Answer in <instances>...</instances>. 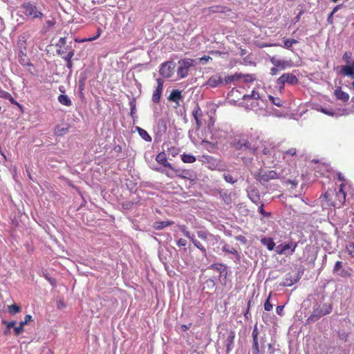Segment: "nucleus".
Returning a JSON list of instances; mask_svg holds the SVG:
<instances>
[{"mask_svg":"<svg viewBox=\"0 0 354 354\" xmlns=\"http://www.w3.org/2000/svg\"><path fill=\"white\" fill-rule=\"evenodd\" d=\"M156 171L161 172L170 178H174L175 176H177L183 179H191L193 176V171L192 170L186 169H176L174 167H173L171 171L167 170H160L158 169H157Z\"/></svg>","mask_w":354,"mask_h":354,"instance_id":"1","label":"nucleus"},{"mask_svg":"<svg viewBox=\"0 0 354 354\" xmlns=\"http://www.w3.org/2000/svg\"><path fill=\"white\" fill-rule=\"evenodd\" d=\"M332 306L329 304H324L322 306L315 308L311 315L307 319L308 323L315 322L322 316L328 315L332 312Z\"/></svg>","mask_w":354,"mask_h":354,"instance_id":"2","label":"nucleus"},{"mask_svg":"<svg viewBox=\"0 0 354 354\" xmlns=\"http://www.w3.org/2000/svg\"><path fill=\"white\" fill-rule=\"evenodd\" d=\"M21 8L22 9L23 13L27 17H30L32 19H41L44 16V14L38 10L35 4L30 1L22 3Z\"/></svg>","mask_w":354,"mask_h":354,"instance_id":"3","label":"nucleus"},{"mask_svg":"<svg viewBox=\"0 0 354 354\" xmlns=\"http://www.w3.org/2000/svg\"><path fill=\"white\" fill-rule=\"evenodd\" d=\"M254 178L261 184L265 185L272 180L279 178V174L274 170H259L254 175Z\"/></svg>","mask_w":354,"mask_h":354,"instance_id":"4","label":"nucleus"},{"mask_svg":"<svg viewBox=\"0 0 354 354\" xmlns=\"http://www.w3.org/2000/svg\"><path fill=\"white\" fill-rule=\"evenodd\" d=\"M196 61L193 59H182L178 61L179 66L177 75L180 78H185L188 75L190 67L194 66Z\"/></svg>","mask_w":354,"mask_h":354,"instance_id":"5","label":"nucleus"},{"mask_svg":"<svg viewBox=\"0 0 354 354\" xmlns=\"http://www.w3.org/2000/svg\"><path fill=\"white\" fill-rule=\"evenodd\" d=\"M347 185V183H342L339 185V191L335 194L336 199L334 201H328V205L337 207H341L345 203L346 194L344 189Z\"/></svg>","mask_w":354,"mask_h":354,"instance_id":"6","label":"nucleus"},{"mask_svg":"<svg viewBox=\"0 0 354 354\" xmlns=\"http://www.w3.org/2000/svg\"><path fill=\"white\" fill-rule=\"evenodd\" d=\"M297 247V243L290 241L288 243H284L280 245H278L276 247V252L278 254H292L296 248Z\"/></svg>","mask_w":354,"mask_h":354,"instance_id":"7","label":"nucleus"},{"mask_svg":"<svg viewBox=\"0 0 354 354\" xmlns=\"http://www.w3.org/2000/svg\"><path fill=\"white\" fill-rule=\"evenodd\" d=\"M298 82L296 75L290 73H283L277 80V83L280 86V88H283L286 83L295 85L297 84Z\"/></svg>","mask_w":354,"mask_h":354,"instance_id":"8","label":"nucleus"},{"mask_svg":"<svg viewBox=\"0 0 354 354\" xmlns=\"http://www.w3.org/2000/svg\"><path fill=\"white\" fill-rule=\"evenodd\" d=\"M174 67L175 64L173 62H164L160 66L159 73L162 77L169 78L174 73Z\"/></svg>","mask_w":354,"mask_h":354,"instance_id":"9","label":"nucleus"},{"mask_svg":"<svg viewBox=\"0 0 354 354\" xmlns=\"http://www.w3.org/2000/svg\"><path fill=\"white\" fill-rule=\"evenodd\" d=\"M333 273L342 278H348L351 275V272L344 268L343 262L340 261L335 262Z\"/></svg>","mask_w":354,"mask_h":354,"instance_id":"10","label":"nucleus"},{"mask_svg":"<svg viewBox=\"0 0 354 354\" xmlns=\"http://www.w3.org/2000/svg\"><path fill=\"white\" fill-rule=\"evenodd\" d=\"M156 161L165 169L164 170L169 171L173 168V165L168 161L167 154L164 152H160L156 157Z\"/></svg>","mask_w":354,"mask_h":354,"instance_id":"11","label":"nucleus"},{"mask_svg":"<svg viewBox=\"0 0 354 354\" xmlns=\"http://www.w3.org/2000/svg\"><path fill=\"white\" fill-rule=\"evenodd\" d=\"M300 279L299 273L296 272H288L286 274L282 285L283 286H291Z\"/></svg>","mask_w":354,"mask_h":354,"instance_id":"12","label":"nucleus"},{"mask_svg":"<svg viewBox=\"0 0 354 354\" xmlns=\"http://www.w3.org/2000/svg\"><path fill=\"white\" fill-rule=\"evenodd\" d=\"M259 330L257 328V326L255 325L254 326L252 336V351L253 354H260V346L258 340Z\"/></svg>","mask_w":354,"mask_h":354,"instance_id":"13","label":"nucleus"},{"mask_svg":"<svg viewBox=\"0 0 354 354\" xmlns=\"http://www.w3.org/2000/svg\"><path fill=\"white\" fill-rule=\"evenodd\" d=\"M223 84V79L220 74H215L212 75L206 82L205 85L211 87L216 88Z\"/></svg>","mask_w":354,"mask_h":354,"instance_id":"14","label":"nucleus"},{"mask_svg":"<svg viewBox=\"0 0 354 354\" xmlns=\"http://www.w3.org/2000/svg\"><path fill=\"white\" fill-rule=\"evenodd\" d=\"M270 62L274 66H277L280 71L285 70L286 68L291 67L290 61L279 59L275 57H272L270 59Z\"/></svg>","mask_w":354,"mask_h":354,"instance_id":"15","label":"nucleus"},{"mask_svg":"<svg viewBox=\"0 0 354 354\" xmlns=\"http://www.w3.org/2000/svg\"><path fill=\"white\" fill-rule=\"evenodd\" d=\"M17 48L18 53H27V36L26 35H20L18 37Z\"/></svg>","mask_w":354,"mask_h":354,"instance_id":"16","label":"nucleus"},{"mask_svg":"<svg viewBox=\"0 0 354 354\" xmlns=\"http://www.w3.org/2000/svg\"><path fill=\"white\" fill-rule=\"evenodd\" d=\"M158 86L156 89L153 91L152 95L153 102L158 103L160 102L161 94L163 89V81L161 79L157 80Z\"/></svg>","mask_w":354,"mask_h":354,"instance_id":"17","label":"nucleus"},{"mask_svg":"<svg viewBox=\"0 0 354 354\" xmlns=\"http://www.w3.org/2000/svg\"><path fill=\"white\" fill-rule=\"evenodd\" d=\"M18 60L20 64L23 66L28 67V70L30 71L31 68H33L32 64L30 63V59L27 56V53H18Z\"/></svg>","mask_w":354,"mask_h":354,"instance_id":"18","label":"nucleus"},{"mask_svg":"<svg viewBox=\"0 0 354 354\" xmlns=\"http://www.w3.org/2000/svg\"><path fill=\"white\" fill-rule=\"evenodd\" d=\"M57 53L59 55H63L68 52V46H66V37L59 38L57 44Z\"/></svg>","mask_w":354,"mask_h":354,"instance_id":"19","label":"nucleus"},{"mask_svg":"<svg viewBox=\"0 0 354 354\" xmlns=\"http://www.w3.org/2000/svg\"><path fill=\"white\" fill-rule=\"evenodd\" d=\"M334 95L337 100H341L344 102H346L349 100V95L342 90L341 86H337L335 91Z\"/></svg>","mask_w":354,"mask_h":354,"instance_id":"20","label":"nucleus"},{"mask_svg":"<svg viewBox=\"0 0 354 354\" xmlns=\"http://www.w3.org/2000/svg\"><path fill=\"white\" fill-rule=\"evenodd\" d=\"M235 338V332L234 330H230L228 333L227 337L225 340V346H226V352H230L234 346V340Z\"/></svg>","mask_w":354,"mask_h":354,"instance_id":"21","label":"nucleus"},{"mask_svg":"<svg viewBox=\"0 0 354 354\" xmlns=\"http://www.w3.org/2000/svg\"><path fill=\"white\" fill-rule=\"evenodd\" d=\"M207 10L212 13H225L231 11L230 8L223 6H212L208 8Z\"/></svg>","mask_w":354,"mask_h":354,"instance_id":"22","label":"nucleus"},{"mask_svg":"<svg viewBox=\"0 0 354 354\" xmlns=\"http://www.w3.org/2000/svg\"><path fill=\"white\" fill-rule=\"evenodd\" d=\"M192 115L196 121V128L199 129L201 127V121L200 118L202 115V111L198 105L192 111Z\"/></svg>","mask_w":354,"mask_h":354,"instance_id":"23","label":"nucleus"},{"mask_svg":"<svg viewBox=\"0 0 354 354\" xmlns=\"http://www.w3.org/2000/svg\"><path fill=\"white\" fill-rule=\"evenodd\" d=\"M183 97L182 93L179 90H173L168 97V100L178 104Z\"/></svg>","mask_w":354,"mask_h":354,"instance_id":"24","label":"nucleus"},{"mask_svg":"<svg viewBox=\"0 0 354 354\" xmlns=\"http://www.w3.org/2000/svg\"><path fill=\"white\" fill-rule=\"evenodd\" d=\"M174 224L172 221H156L153 223V228L156 230H162Z\"/></svg>","mask_w":354,"mask_h":354,"instance_id":"25","label":"nucleus"},{"mask_svg":"<svg viewBox=\"0 0 354 354\" xmlns=\"http://www.w3.org/2000/svg\"><path fill=\"white\" fill-rule=\"evenodd\" d=\"M248 196L250 199L254 203H259L261 202V196L257 189H252L248 193Z\"/></svg>","mask_w":354,"mask_h":354,"instance_id":"26","label":"nucleus"},{"mask_svg":"<svg viewBox=\"0 0 354 354\" xmlns=\"http://www.w3.org/2000/svg\"><path fill=\"white\" fill-rule=\"evenodd\" d=\"M261 243L266 246L268 250H272L274 248L275 243L272 239L270 237H263L261 239Z\"/></svg>","mask_w":354,"mask_h":354,"instance_id":"27","label":"nucleus"},{"mask_svg":"<svg viewBox=\"0 0 354 354\" xmlns=\"http://www.w3.org/2000/svg\"><path fill=\"white\" fill-rule=\"evenodd\" d=\"M241 79V73H235L232 75H228L225 77L223 80L224 84H228L234 81H238Z\"/></svg>","mask_w":354,"mask_h":354,"instance_id":"28","label":"nucleus"},{"mask_svg":"<svg viewBox=\"0 0 354 354\" xmlns=\"http://www.w3.org/2000/svg\"><path fill=\"white\" fill-rule=\"evenodd\" d=\"M262 153L265 156H269L273 153L274 156H276L275 150L274 147L271 145H266V142L262 144Z\"/></svg>","mask_w":354,"mask_h":354,"instance_id":"29","label":"nucleus"},{"mask_svg":"<svg viewBox=\"0 0 354 354\" xmlns=\"http://www.w3.org/2000/svg\"><path fill=\"white\" fill-rule=\"evenodd\" d=\"M342 73L346 76L351 77L354 79V66H344L342 69Z\"/></svg>","mask_w":354,"mask_h":354,"instance_id":"30","label":"nucleus"},{"mask_svg":"<svg viewBox=\"0 0 354 354\" xmlns=\"http://www.w3.org/2000/svg\"><path fill=\"white\" fill-rule=\"evenodd\" d=\"M136 131H138L140 136L145 141L147 142H151V137L149 135V133L143 129H142L140 127H136Z\"/></svg>","mask_w":354,"mask_h":354,"instance_id":"31","label":"nucleus"},{"mask_svg":"<svg viewBox=\"0 0 354 354\" xmlns=\"http://www.w3.org/2000/svg\"><path fill=\"white\" fill-rule=\"evenodd\" d=\"M180 159L184 163H194L196 160L194 156L185 153L180 155Z\"/></svg>","mask_w":354,"mask_h":354,"instance_id":"32","label":"nucleus"},{"mask_svg":"<svg viewBox=\"0 0 354 354\" xmlns=\"http://www.w3.org/2000/svg\"><path fill=\"white\" fill-rule=\"evenodd\" d=\"M1 323L3 324H5L6 326V329L3 331L4 335H8L10 333L11 328H13L16 325L15 321L8 322L6 320H3Z\"/></svg>","mask_w":354,"mask_h":354,"instance_id":"33","label":"nucleus"},{"mask_svg":"<svg viewBox=\"0 0 354 354\" xmlns=\"http://www.w3.org/2000/svg\"><path fill=\"white\" fill-rule=\"evenodd\" d=\"M58 102L65 106H69L72 104V102L66 95H59L58 96Z\"/></svg>","mask_w":354,"mask_h":354,"instance_id":"34","label":"nucleus"},{"mask_svg":"<svg viewBox=\"0 0 354 354\" xmlns=\"http://www.w3.org/2000/svg\"><path fill=\"white\" fill-rule=\"evenodd\" d=\"M243 145V149H244L252 151V153L254 155L257 153L258 147H252L251 143L250 142V141L248 139L245 138V141H244V143Z\"/></svg>","mask_w":354,"mask_h":354,"instance_id":"35","label":"nucleus"},{"mask_svg":"<svg viewBox=\"0 0 354 354\" xmlns=\"http://www.w3.org/2000/svg\"><path fill=\"white\" fill-rule=\"evenodd\" d=\"M297 154L296 148H290L285 151L282 152L283 159L288 160L290 156H294Z\"/></svg>","mask_w":354,"mask_h":354,"instance_id":"36","label":"nucleus"},{"mask_svg":"<svg viewBox=\"0 0 354 354\" xmlns=\"http://www.w3.org/2000/svg\"><path fill=\"white\" fill-rule=\"evenodd\" d=\"M21 310V308L20 306H18L15 304L8 306V313L13 315L18 313H20Z\"/></svg>","mask_w":354,"mask_h":354,"instance_id":"37","label":"nucleus"},{"mask_svg":"<svg viewBox=\"0 0 354 354\" xmlns=\"http://www.w3.org/2000/svg\"><path fill=\"white\" fill-rule=\"evenodd\" d=\"M190 239V241L193 243V244L199 249L203 254H206V249L205 247L199 242L195 238L194 236H190V238H188Z\"/></svg>","mask_w":354,"mask_h":354,"instance_id":"38","label":"nucleus"},{"mask_svg":"<svg viewBox=\"0 0 354 354\" xmlns=\"http://www.w3.org/2000/svg\"><path fill=\"white\" fill-rule=\"evenodd\" d=\"M241 79H243V82L245 83H250L254 82L256 80V75L254 74H242L241 73Z\"/></svg>","mask_w":354,"mask_h":354,"instance_id":"39","label":"nucleus"},{"mask_svg":"<svg viewBox=\"0 0 354 354\" xmlns=\"http://www.w3.org/2000/svg\"><path fill=\"white\" fill-rule=\"evenodd\" d=\"M298 43V41L295 39H286L284 40L283 48L290 49L293 44Z\"/></svg>","mask_w":354,"mask_h":354,"instance_id":"40","label":"nucleus"},{"mask_svg":"<svg viewBox=\"0 0 354 354\" xmlns=\"http://www.w3.org/2000/svg\"><path fill=\"white\" fill-rule=\"evenodd\" d=\"M167 152L169 154H170L172 157H176L180 152V149L178 147H176L174 146H172L167 149Z\"/></svg>","mask_w":354,"mask_h":354,"instance_id":"41","label":"nucleus"},{"mask_svg":"<svg viewBox=\"0 0 354 354\" xmlns=\"http://www.w3.org/2000/svg\"><path fill=\"white\" fill-rule=\"evenodd\" d=\"M269 99L273 104L277 106H281L283 104V101L279 97H274L270 95Z\"/></svg>","mask_w":354,"mask_h":354,"instance_id":"42","label":"nucleus"},{"mask_svg":"<svg viewBox=\"0 0 354 354\" xmlns=\"http://www.w3.org/2000/svg\"><path fill=\"white\" fill-rule=\"evenodd\" d=\"M222 250H223V252H225L226 253L233 254L238 255V252H237V250L235 248H230L227 245H223V248H222Z\"/></svg>","mask_w":354,"mask_h":354,"instance_id":"43","label":"nucleus"},{"mask_svg":"<svg viewBox=\"0 0 354 354\" xmlns=\"http://www.w3.org/2000/svg\"><path fill=\"white\" fill-rule=\"evenodd\" d=\"M68 127L59 128V127H57L55 129V133L58 136H63L68 132Z\"/></svg>","mask_w":354,"mask_h":354,"instance_id":"44","label":"nucleus"},{"mask_svg":"<svg viewBox=\"0 0 354 354\" xmlns=\"http://www.w3.org/2000/svg\"><path fill=\"white\" fill-rule=\"evenodd\" d=\"M205 159L209 162H212V165L215 167H218L221 165V160L218 159L213 158L211 156H204Z\"/></svg>","mask_w":354,"mask_h":354,"instance_id":"45","label":"nucleus"},{"mask_svg":"<svg viewBox=\"0 0 354 354\" xmlns=\"http://www.w3.org/2000/svg\"><path fill=\"white\" fill-rule=\"evenodd\" d=\"M346 251L352 257H354V243H349L346 247Z\"/></svg>","mask_w":354,"mask_h":354,"instance_id":"46","label":"nucleus"},{"mask_svg":"<svg viewBox=\"0 0 354 354\" xmlns=\"http://www.w3.org/2000/svg\"><path fill=\"white\" fill-rule=\"evenodd\" d=\"M178 228L185 236L187 238H190V233L187 230V227L185 225H178Z\"/></svg>","mask_w":354,"mask_h":354,"instance_id":"47","label":"nucleus"},{"mask_svg":"<svg viewBox=\"0 0 354 354\" xmlns=\"http://www.w3.org/2000/svg\"><path fill=\"white\" fill-rule=\"evenodd\" d=\"M13 328H14L15 335L17 336L19 335L24 331V327L22 325H20V323L19 324V326H15Z\"/></svg>","mask_w":354,"mask_h":354,"instance_id":"48","label":"nucleus"},{"mask_svg":"<svg viewBox=\"0 0 354 354\" xmlns=\"http://www.w3.org/2000/svg\"><path fill=\"white\" fill-rule=\"evenodd\" d=\"M245 141V138H242L239 140L237 142L234 143V147L236 150L243 149V143Z\"/></svg>","mask_w":354,"mask_h":354,"instance_id":"49","label":"nucleus"},{"mask_svg":"<svg viewBox=\"0 0 354 354\" xmlns=\"http://www.w3.org/2000/svg\"><path fill=\"white\" fill-rule=\"evenodd\" d=\"M271 295H270L266 301L264 303V309L266 311H270L272 309V304L270 302Z\"/></svg>","mask_w":354,"mask_h":354,"instance_id":"50","label":"nucleus"},{"mask_svg":"<svg viewBox=\"0 0 354 354\" xmlns=\"http://www.w3.org/2000/svg\"><path fill=\"white\" fill-rule=\"evenodd\" d=\"M32 321V317L30 315H27L25 316L24 319L20 322V325H22L24 327L27 325L30 322Z\"/></svg>","mask_w":354,"mask_h":354,"instance_id":"51","label":"nucleus"},{"mask_svg":"<svg viewBox=\"0 0 354 354\" xmlns=\"http://www.w3.org/2000/svg\"><path fill=\"white\" fill-rule=\"evenodd\" d=\"M223 178H224L225 180L227 183H234L236 182V180H234V178L232 177V176L229 174H224Z\"/></svg>","mask_w":354,"mask_h":354,"instance_id":"52","label":"nucleus"},{"mask_svg":"<svg viewBox=\"0 0 354 354\" xmlns=\"http://www.w3.org/2000/svg\"><path fill=\"white\" fill-rule=\"evenodd\" d=\"M7 100H8L11 104H15L16 106H17L21 110H22L23 109V106L21 104H20L19 102H17L13 97L11 95V94L10 95V97L7 98Z\"/></svg>","mask_w":354,"mask_h":354,"instance_id":"53","label":"nucleus"},{"mask_svg":"<svg viewBox=\"0 0 354 354\" xmlns=\"http://www.w3.org/2000/svg\"><path fill=\"white\" fill-rule=\"evenodd\" d=\"M73 55H74V51H73V50H71L66 55V56L63 57V58L64 59L65 61H66V62H68L71 61V59L73 57Z\"/></svg>","mask_w":354,"mask_h":354,"instance_id":"54","label":"nucleus"},{"mask_svg":"<svg viewBox=\"0 0 354 354\" xmlns=\"http://www.w3.org/2000/svg\"><path fill=\"white\" fill-rule=\"evenodd\" d=\"M10 93H8V91H4L3 90L1 87H0V97L3 98V99H6L7 100L8 97H10Z\"/></svg>","mask_w":354,"mask_h":354,"instance_id":"55","label":"nucleus"},{"mask_svg":"<svg viewBox=\"0 0 354 354\" xmlns=\"http://www.w3.org/2000/svg\"><path fill=\"white\" fill-rule=\"evenodd\" d=\"M319 111L321 112H322L323 113L327 115H330V116H333L334 115V111L333 109H324V108H321L319 109Z\"/></svg>","mask_w":354,"mask_h":354,"instance_id":"56","label":"nucleus"},{"mask_svg":"<svg viewBox=\"0 0 354 354\" xmlns=\"http://www.w3.org/2000/svg\"><path fill=\"white\" fill-rule=\"evenodd\" d=\"M101 34H102V30H101V28H98L97 30V34L94 37H93L91 38L86 39L85 41H93L95 39H97V38L100 37Z\"/></svg>","mask_w":354,"mask_h":354,"instance_id":"57","label":"nucleus"},{"mask_svg":"<svg viewBox=\"0 0 354 354\" xmlns=\"http://www.w3.org/2000/svg\"><path fill=\"white\" fill-rule=\"evenodd\" d=\"M264 205L263 203L261 204L259 208V212L263 215L264 216H270V213L266 212L263 209Z\"/></svg>","mask_w":354,"mask_h":354,"instance_id":"58","label":"nucleus"},{"mask_svg":"<svg viewBox=\"0 0 354 354\" xmlns=\"http://www.w3.org/2000/svg\"><path fill=\"white\" fill-rule=\"evenodd\" d=\"M348 333H346V332H339V338L340 340L343 341V342H346L347 340V338H348Z\"/></svg>","mask_w":354,"mask_h":354,"instance_id":"59","label":"nucleus"},{"mask_svg":"<svg viewBox=\"0 0 354 354\" xmlns=\"http://www.w3.org/2000/svg\"><path fill=\"white\" fill-rule=\"evenodd\" d=\"M211 268L219 271L220 272H222V268H225V266L221 263H214L211 266Z\"/></svg>","mask_w":354,"mask_h":354,"instance_id":"60","label":"nucleus"},{"mask_svg":"<svg viewBox=\"0 0 354 354\" xmlns=\"http://www.w3.org/2000/svg\"><path fill=\"white\" fill-rule=\"evenodd\" d=\"M197 235H198V236L200 239H203V240H206V239H207V233H206L205 232H204V231H198V232H197Z\"/></svg>","mask_w":354,"mask_h":354,"instance_id":"61","label":"nucleus"},{"mask_svg":"<svg viewBox=\"0 0 354 354\" xmlns=\"http://www.w3.org/2000/svg\"><path fill=\"white\" fill-rule=\"evenodd\" d=\"M205 283L208 288H213L215 286V282L212 279H208L206 280Z\"/></svg>","mask_w":354,"mask_h":354,"instance_id":"62","label":"nucleus"},{"mask_svg":"<svg viewBox=\"0 0 354 354\" xmlns=\"http://www.w3.org/2000/svg\"><path fill=\"white\" fill-rule=\"evenodd\" d=\"M130 106H131V112H130V114L131 116H133V114L135 113L136 112V102L134 101H131L130 102Z\"/></svg>","mask_w":354,"mask_h":354,"instance_id":"63","label":"nucleus"},{"mask_svg":"<svg viewBox=\"0 0 354 354\" xmlns=\"http://www.w3.org/2000/svg\"><path fill=\"white\" fill-rule=\"evenodd\" d=\"M251 96H252V100H257L260 98V95H259V92H257L256 91H252Z\"/></svg>","mask_w":354,"mask_h":354,"instance_id":"64","label":"nucleus"}]
</instances>
